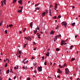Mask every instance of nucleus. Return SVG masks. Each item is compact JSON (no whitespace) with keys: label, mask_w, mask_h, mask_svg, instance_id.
<instances>
[{"label":"nucleus","mask_w":80,"mask_h":80,"mask_svg":"<svg viewBox=\"0 0 80 80\" xmlns=\"http://www.w3.org/2000/svg\"><path fill=\"white\" fill-rule=\"evenodd\" d=\"M66 65H67V63H65V64L63 66H62L61 65H59V67L60 68H64L66 66Z\"/></svg>","instance_id":"4"},{"label":"nucleus","mask_w":80,"mask_h":80,"mask_svg":"<svg viewBox=\"0 0 80 80\" xmlns=\"http://www.w3.org/2000/svg\"><path fill=\"white\" fill-rule=\"evenodd\" d=\"M52 32L50 33V34H54L55 32H53V30H51Z\"/></svg>","instance_id":"11"},{"label":"nucleus","mask_w":80,"mask_h":80,"mask_svg":"<svg viewBox=\"0 0 80 80\" xmlns=\"http://www.w3.org/2000/svg\"><path fill=\"white\" fill-rule=\"evenodd\" d=\"M65 73L66 75H68L69 74V70L68 68H66L65 69Z\"/></svg>","instance_id":"2"},{"label":"nucleus","mask_w":80,"mask_h":80,"mask_svg":"<svg viewBox=\"0 0 80 80\" xmlns=\"http://www.w3.org/2000/svg\"><path fill=\"white\" fill-rule=\"evenodd\" d=\"M30 80V78L29 77H28L27 78L26 80Z\"/></svg>","instance_id":"31"},{"label":"nucleus","mask_w":80,"mask_h":80,"mask_svg":"<svg viewBox=\"0 0 80 80\" xmlns=\"http://www.w3.org/2000/svg\"><path fill=\"white\" fill-rule=\"evenodd\" d=\"M40 32L42 34H43V33L42 32V31H40Z\"/></svg>","instance_id":"59"},{"label":"nucleus","mask_w":80,"mask_h":80,"mask_svg":"<svg viewBox=\"0 0 80 80\" xmlns=\"http://www.w3.org/2000/svg\"><path fill=\"white\" fill-rule=\"evenodd\" d=\"M34 34H36V33H37V31H35V30H34Z\"/></svg>","instance_id":"37"},{"label":"nucleus","mask_w":80,"mask_h":80,"mask_svg":"<svg viewBox=\"0 0 80 80\" xmlns=\"http://www.w3.org/2000/svg\"><path fill=\"white\" fill-rule=\"evenodd\" d=\"M39 9H40L39 8H36V10H39Z\"/></svg>","instance_id":"40"},{"label":"nucleus","mask_w":80,"mask_h":80,"mask_svg":"<svg viewBox=\"0 0 80 80\" xmlns=\"http://www.w3.org/2000/svg\"><path fill=\"white\" fill-rule=\"evenodd\" d=\"M44 65H47V63L46 62H44Z\"/></svg>","instance_id":"49"},{"label":"nucleus","mask_w":80,"mask_h":80,"mask_svg":"<svg viewBox=\"0 0 80 80\" xmlns=\"http://www.w3.org/2000/svg\"><path fill=\"white\" fill-rule=\"evenodd\" d=\"M54 18L55 19H56V18H57V16H55V17H54Z\"/></svg>","instance_id":"56"},{"label":"nucleus","mask_w":80,"mask_h":80,"mask_svg":"<svg viewBox=\"0 0 80 80\" xmlns=\"http://www.w3.org/2000/svg\"><path fill=\"white\" fill-rule=\"evenodd\" d=\"M27 60V59L25 58L24 59V61H22V62L23 63H24V64H25V63H26V62L24 61H25V60Z\"/></svg>","instance_id":"16"},{"label":"nucleus","mask_w":80,"mask_h":80,"mask_svg":"<svg viewBox=\"0 0 80 80\" xmlns=\"http://www.w3.org/2000/svg\"><path fill=\"white\" fill-rule=\"evenodd\" d=\"M67 43L65 42L64 40H62L61 41V45H67Z\"/></svg>","instance_id":"3"},{"label":"nucleus","mask_w":80,"mask_h":80,"mask_svg":"<svg viewBox=\"0 0 80 80\" xmlns=\"http://www.w3.org/2000/svg\"><path fill=\"white\" fill-rule=\"evenodd\" d=\"M77 37H78L77 35H77H75V38H77Z\"/></svg>","instance_id":"62"},{"label":"nucleus","mask_w":80,"mask_h":80,"mask_svg":"<svg viewBox=\"0 0 80 80\" xmlns=\"http://www.w3.org/2000/svg\"><path fill=\"white\" fill-rule=\"evenodd\" d=\"M28 44L26 43V44H24V48H25L26 47V46H27V45Z\"/></svg>","instance_id":"30"},{"label":"nucleus","mask_w":80,"mask_h":80,"mask_svg":"<svg viewBox=\"0 0 80 80\" xmlns=\"http://www.w3.org/2000/svg\"><path fill=\"white\" fill-rule=\"evenodd\" d=\"M42 66L39 67H38V72H42Z\"/></svg>","instance_id":"5"},{"label":"nucleus","mask_w":80,"mask_h":80,"mask_svg":"<svg viewBox=\"0 0 80 80\" xmlns=\"http://www.w3.org/2000/svg\"><path fill=\"white\" fill-rule=\"evenodd\" d=\"M55 8H57V6H56V5H55Z\"/></svg>","instance_id":"45"},{"label":"nucleus","mask_w":80,"mask_h":80,"mask_svg":"<svg viewBox=\"0 0 80 80\" xmlns=\"http://www.w3.org/2000/svg\"><path fill=\"white\" fill-rule=\"evenodd\" d=\"M30 26L31 28H32L33 27V22H32L30 23Z\"/></svg>","instance_id":"10"},{"label":"nucleus","mask_w":80,"mask_h":80,"mask_svg":"<svg viewBox=\"0 0 80 80\" xmlns=\"http://www.w3.org/2000/svg\"><path fill=\"white\" fill-rule=\"evenodd\" d=\"M7 65H8V64L7 63H6L5 65V68H6V67H7Z\"/></svg>","instance_id":"32"},{"label":"nucleus","mask_w":80,"mask_h":80,"mask_svg":"<svg viewBox=\"0 0 80 80\" xmlns=\"http://www.w3.org/2000/svg\"><path fill=\"white\" fill-rule=\"evenodd\" d=\"M34 73H37V71H36L35 70V71H34Z\"/></svg>","instance_id":"61"},{"label":"nucleus","mask_w":80,"mask_h":80,"mask_svg":"<svg viewBox=\"0 0 80 80\" xmlns=\"http://www.w3.org/2000/svg\"><path fill=\"white\" fill-rule=\"evenodd\" d=\"M35 29H37V30H39L40 29L39 27L38 26L37 28H36Z\"/></svg>","instance_id":"29"},{"label":"nucleus","mask_w":80,"mask_h":80,"mask_svg":"<svg viewBox=\"0 0 80 80\" xmlns=\"http://www.w3.org/2000/svg\"><path fill=\"white\" fill-rule=\"evenodd\" d=\"M56 50L57 52H58V51H60V49L59 48H56Z\"/></svg>","instance_id":"19"},{"label":"nucleus","mask_w":80,"mask_h":80,"mask_svg":"<svg viewBox=\"0 0 80 80\" xmlns=\"http://www.w3.org/2000/svg\"><path fill=\"white\" fill-rule=\"evenodd\" d=\"M23 1V0H21L19 1H18V3L19 4H20L21 5H22V1Z\"/></svg>","instance_id":"9"},{"label":"nucleus","mask_w":80,"mask_h":80,"mask_svg":"<svg viewBox=\"0 0 80 80\" xmlns=\"http://www.w3.org/2000/svg\"><path fill=\"white\" fill-rule=\"evenodd\" d=\"M19 33H20V34H22V31H20Z\"/></svg>","instance_id":"44"},{"label":"nucleus","mask_w":80,"mask_h":80,"mask_svg":"<svg viewBox=\"0 0 80 80\" xmlns=\"http://www.w3.org/2000/svg\"><path fill=\"white\" fill-rule=\"evenodd\" d=\"M10 72H12V73H13L12 72V69H11V70H10Z\"/></svg>","instance_id":"43"},{"label":"nucleus","mask_w":80,"mask_h":80,"mask_svg":"<svg viewBox=\"0 0 80 80\" xmlns=\"http://www.w3.org/2000/svg\"><path fill=\"white\" fill-rule=\"evenodd\" d=\"M1 3L2 7H3V1H2L1 2Z\"/></svg>","instance_id":"18"},{"label":"nucleus","mask_w":80,"mask_h":80,"mask_svg":"<svg viewBox=\"0 0 80 80\" xmlns=\"http://www.w3.org/2000/svg\"><path fill=\"white\" fill-rule=\"evenodd\" d=\"M72 47H73V45H72L70 46V50H72Z\"/></svg>","instance_id":"33"},{"label":"nucleus","mask_w":80,"mask_h":80,"mask_svg":"<svg viewBox=\"0 0 80 80\" xmlns=\"http://www.w3.org/2000/svg\"><path fill=\"white\" fill-rule=\"evenodd\" d=\"M33 44L34 45H36L35 42H33Z\"/></svg>","instance_id":"58"},{"label":"nucleus","mask_w":80,"mask_h":80,"mask_svg":"<svg viewBox=\"0 0 80 80\" xmlns=\"http://www.w3.org/2000/svg\"><path fill=\"white\" fill-rule=\"evenodd\" d=\"M57 40V38L56 36L55 37L54 39V42H55Z\"/></svg>","instance_id":"12"},{"label":"nucleus","mask_w":80,"mask_h":80,"mask_svg":"<svg viewBox=\"0 0 80 80\" xmlns=\"http://www.w3.org/2000/svg\"><path fill=\"white\" fill-rule=\"evenodd\" d=\"M5 33H6V34H7V30H6L5 31Z\"/></svg>","instance_id":"41"},{"label":"nucleus","mask_w":80,"mask_h":80,"mask_svg":"<svg viewBox=\"0 0 80 80\" xmlns=\"http://www.w3.org/2000/svg\"><path fill=\"white\" fill-rule=\"evenodd\" d=\"M9 72H10V70H9V69H8L6 71L7 74H8Z\"/></svg>","instance_id":"17"},{"label":"nucleus","mask_w":80,"mask_h":80,"mask_svg":"<svg viewBox=\"0 0 80 80\" xmlns=\"http://www.w3.org/2000/svg\"><path fill=\"white\" fill-rule=\"evenodd\" d=\"M34 65V66H35V65H37V63L35 62L33 64Z\"/></svg>","instance_id":"39"},{"label":"nucleus","mask_w":80,"mask_h":80,"mask_svg":"<svg viewBox=\"0 0 80 80\" xmlns=\"http://www.w3.org/2000/svg\"><path fill=\"white\" fill-rule=\"evenodd\" d=\"M58 28H59V26H58V25L56 29H57V30H58Z\"/></svg>","instance_id":"26"},{"label":"nucleus","mask_w":80,"mask_h":80,"mask_svg":"<svg viewBox=\"0 0 80 80\" xmlns=\"http://www.w3.org/2000/svg\"><path fill=\"white\" fill-rule=\"evenodd\" d=\"M3 2L4 5H6V0H4Z\"/></svg>","instance_id":"20"},{"label":"nucleus","mask_w":80,"mask_h":80,"mask_svg":"<svg viewBox=\"0 0 80 80\" xmlns=\"http://www.w3.org/2000/svg\"><path fill=\"white\" fill-rule=\"evenodd\" d=\"M17 2V0H13V3H15Z\"/></svg>","instance_id":"34"},{"label":"nucleus","mask_w":80,"mask_h":80,"mask_svg":"<svg viewBox=\"0 0 80 80\" xmlns=\"http://www.w3.org/2000/svg\"><path fill=\"white\" fill-rule=\"evenodd\" d=\"M62 25L64 26L65 27H67V23L66 22L63 21L61 23Z\"/></svg>","instance_id":"1"},{"label":"nucleus","mask_w":80,"mask_h":80,"mask_svg":"<svg viewBox=\"0 0 80 80\" xmlns=\"http://www.w3.org/2000/svg\"><path fill=\"white\" fill-rule=\"evenodd\" d=\"M72 9L73 8H75V6H72Z\"/></svg>","instance_id":"48"},{"label":"nucleus","mask_w":80,"mask_h":80,"mask_svg":"<svg viewBox=\"0 0 80 80\" xmlns=\"http://www.w3.org/2000/svg\"><path fill=\"white\" fill-rule=\"evenodd\" d=\"M24 38L25 39L28 40H29V41H32V39H31L30 38H29L28 37H24Z\"/></svg>","instance_id":"6"},{"label":"nucleus","mask_w":80,"mask_h":80,"mask_svg":"<svg viewBox=\"0 0 80 80\" xmlns=\"http://www.w3.org/2000/svg\"><path fill=\"white\" fill-rule=\"evenodd\" d=\"M16 76H15L14 77V80L15 79V78H16Z\"/></svg>","instance_id":"46"},{"label":"nucleus","mask_w":80,"mask_h":80,"mask_svg":"<svg viewBox=\"0 0 80 80\" xmlns=\"http://www.w3.org/2000/svg\"><path fill=\"white\" fill-rule=\"evenodd\" d=\"M17 69H18V66L17 65L16 66Z\"/></svg>","instance_id":"52"},{"label":"nucleus","mask_w":80,"mask_h":80,"mask_svg":"<svg viewBox=\"0 0 80 80\" xmlns=\"http://www.w3.org/2000/svg\"><path fill=\"white\" fill-rule=\"evenodd\" d=\"M45 14H46V13L45 12H42V16L43 17H44L45 16Z\"/></svg>","instance_id":"8"},{"label":"nucleus","mask_w":80,"mask_h":80,"mask_svg":"<svg viewBox=\"0 0 80 80\" xmlns=\"http://www.w3.org/2000/svg\"><path fill=\"white\" fill-rule=\"evenodd\" d=\"M12 26L13 25L12 24L9 25V27H12Z\"/></svg>","instance_id":"28"},{"label":"nucleus","mask_w":80,"mask_h":80,"mask_svg":"<svg viewBox=\"0 0 80 80\" xmlns=\"http://www.w3.org/2000/svg\"><path fill=\"white\" fill-rule=\"evenodd\" d=\"M18 53H19V55H21L22 54V52H21V51H18Z\"/></svg>","instance_id":"27"},{"label":"nucleus","mask_w":80,"mask_h":80,"mask_svg":"<svg viewBox=\"0 0 80 80\" xmlns=\"http://www.w3.org/2000/svg\"><path fill=\"white\" fill-rule=\"evenodd\" d=\"M2 72V69H0V74H2V72Z\"/></svg>","instance_id":"42"},{"label":"nucleus","mask_w":80,"mask_h":80,"mask_svg":"<svg viewBox=\"0 0 80 80\" xmlns=\"http://www.w3.org/2000/svg\"><path fill=\"white\" fill-rule=\"evenodd\" d=\"M41 35V34H39L38 35V37H39V36H40Z\"/></svg>","instance_id":"60"},{"label":"nucleus","mask_w":80,"mask_h":80,"mask_svg":"<svg viewBox=\"0 0 80 80\" xmlns=\"http://www.w3.org/2000/svg\"><path fill=\"white\" fill-rule=\"evenodd\" d=\"M49 14H50V15L51 16H52V12H51V11H49Z\"/></svg>","instance_id":"23"},{"label":"nucleus","mask_w":80,"mask_h":80,"mask_svg":"<svg viewBox=\"0 0 80 80\" xmlns=\"http://www.w3.org/2000/svg\"><path fill=\"white\" fill-rule=\"evenodd\" d=\"M45 11H46L45 13H48V10H46Z\"/></svg>","instance_id":"35"},{"label":"nucleus","mask_w":80,"mask_h":80,"mask_svg":"<svg viewBox=\"0 0 80 80\" xmlns=\"http://www.w3.org/2000/svg\"><path fill=\"white\" fill-rule=\"evenodd\" d=\"M58 73H62V72L60 70V69L58 68Z\"/></svg>","instance_id":"7"},{"label":"nucleus","mask_w":80,"mask_h":80,"mask_svg":"<svg viewBox=\"0 0 80 80\" xmlns=\"http://www.w3.org/2000/svg\"><path fill=\"white\" fill-rule=\"evenodd\" d=\"M75 60V58H72L71 59V62H73V60Z\"/></svg>","instance_id":"22"},{"label":"nucleus","mask_w":80,"mask_h":80,"mask_svg":"<svg viewBox=\"0 0 80 80\" xmlns=\"http://www.w3.org/2000/svg\"><path fill=\"white\" fill-rule=\"evenodd\" d=\"M32 59H35V58H34L33 57H32Z\"/></svg>","instance_id":"55"},{"label":"nucleus","mask_w":80,"mask_h":80,"mask_svg":"<svg viewBox=\"0 0 80 80\" xmlns=\"http://www.w3.org/2000/svg\"><path fill=\"white\" fill-rule=\"evenodd\" d=\"M56 37H58V38H60V37H61V34H60L59 35H57L56 36Z\"/></svg>","instance_id":"14"},{"label":"nucleus","mask_w":80,"mask_h":80,"mask_svg":"<svg viewBox=\"0 0 80 80\" xmlns=\"http://www.w3.org/2000/svg\"><path fill=\"white\" fill-rule=\"evenodd\" d=\"M22 68H23V69H25V66H23V67H22Z\"/></svg>","instance_id":"63"},{"label":"nucleus","mask_w":80,"mask_h":80,"mask_svg":"<svg viewBox=\"0 0 80 80\" xmlns=\"http://www.w3.org/2000/svg\"><path fill=\"white\" fill-rule=\"evenodd\" d=\"M72 27H73V26H74V25H75V22H74L72 23Z\"/></svg>","instance_id":"21"},{"label":"nucleus","mask_w":80,"mask_h":80,"mask_svg":"<svg viewBox=\"0 0 80 80\" xmlns=\"http://www.w3.org/2000/svg\"><path fill=\"white\" fill-rule=\"evenodd\" d=\"M58 17L59 18H60L62 17L60 16V15H59Z\"/></svg>","instance_id":"38"},{"label":"nucleus","mask_w":80,"mask_h":80,"mask_svg":"<svg viewBox=\"0 0 80 80\" xmlns=\"http://www.w3.org/2000/svg\"><path fill=\"white\" fill-rule=\"evenodd\" d=\"M42 59L41 60H44V56H43V57H42Z\"/></svg>","instance_id":"25"},{"label":"nucleus","mask_w":80,"mask_h":80,"mask_svg":"<svg viewBox=\"0 0 80 80\" xmlns=\"http://www.w3.org/2000/svg\"><path fill=\"white\" fill-rule=\"evenodd\" d=\"M22 9H21L20 10H18V13H22Z\"/></svg>","instance_id":"13"},{"label":"nucleus","mask_w":80,"mask_h":80,"mask_svg":"<svg viewBox=\"0 0 80 80\" xmlns=\"http://www.w3.org/2000/svg\"><path fill=\"white\" fill-rule=\"evenodd\" d=\"M58 77V78H60V75H58L57 76Z\"/></svg>","instance_id":"53"},{"label":"nucleus","mask_w":80,"mask_h":80,"mask_svg":"<svg viewBox=\"0 0 80 80\" xmlns=\"http://www.w3.org/2000/svg\"><path fill=\"white\" fill-rule=\"evenodd\" d=\"M53 7V5H50V8H51L52 7Z\"/></svg>","instance_id":"47"},{"label":"nucleus","mask_w":80,"mask_h":80,"mask_svg":"<svg viewBox=\"0 0 80 80\" xmlns=\"http://www.w3.org/2000/svg\"><path fill=\"white\" fill-rule=\"evenodd\" d=\"M21 54H19L18 57L19 58H20V57H21Z\"/></svg>","instance_id":"51"},{"label":"nucleus","mask_w":80,"mask_h":80,"mask_svg":"<svg viewBox=\"0 0 80 80\" xmlns=\"http://www.w3.org/2000/svg\"><path fill=\"white\" fill-rule=\"evenodd\" d=\"M31 69L32 70H33V67H31Z\"/></svg>","instance_id":"57"},{"label":"nucleus","mask_w":80,"mask_h":80,"mask_svg":"<svg viewBox=\"0 0 80 80\" xmlns=\"http://www.w3.org/2000/svg\"><path fill=\"white\" fill-rule=\"evenodd\" d=\"M70 79L71 80H72V77H71V78H70Z\"/></svg>","instance_id":"64"},{"label":"nucleus","mask_w":80,"mask_h":80,"mask_svg":"<svg viewBox=\"0 0 80 80\" xmlns=\"http://www.w3.org/2000/svg\"><path fill=\"white\" fill-rule=\"evenodd\" d=\"M14 70H16V69H17V68L16 67H14Z\"/></svg>","instance_id":"50"},{"label":"nucleus","mask_w":80,"mask_h":80,"mask_svg":"<svg viewBox=\"0 0 80 80\" xmlns=\"http://www.w3.org/2000/svg\"><path fill=\"white\" fill-rule=\"evenodd\" d=\"M6 60L8 62V63H9V60L8 58L6 59Z\"/></svg>","instance_id":"36"},{"label":"nucleus","mask_w":80,"mask_h":80,"mask_svg":"<svg viewBox=\"0 0 80 80\" xmlns=\"http://www.w3.org/2000/svg\"><path fill=\"white\" fill-rule=\"evenodd\" d=\"M2 80V78L1 77H0V80Z\"/></svg>","instance_id":"54"},{"label":"nucleus","mask_w":80,"mask_h":80,"mask_svg":"<svg viewBox=\"0 0 80 80\" xmlns=\"http://www.w3.org/2000/svg\"><path fill=\"white\" fill-rule=\"evenodd\" d=\"M49 54H50V53H49V52H48H48L47 54H46V55L48 57H49Z\"/></svg>","instance_id":"15"},{"label":"nucleus","mask_w":80,"mask_h":80,"mask_svg":"<svg viewBox=\"0 0 80 80\" xmlns=\"http://www.w3.org/2000/svg\"><path fill=\"white\" fill-rule=\"evenodd\" d=\"M39 5H40V3H39L38 4H35V7H37V6H38Z\"/></svg>","instance_id":"24"}]
</instances>
